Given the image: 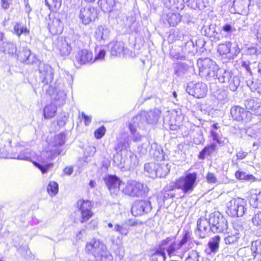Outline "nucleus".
Instances as JSON below:
<instances>
[{"instance_id":"1","label":"nucleus","mask_w":261,"mask_h":261,"mask_svg":"<svg viewBox=\"0 0 261 261\" xmlns=\"http://www.w3.org/2000/svg\"><path fill=\"white\" fill-rule=\"evenodd\" d=\"M197 174L196 172L189 173L176 179L167 186L169 191L180 190L184 194L192 192L196 185Z\"/></svg>"},{"instance_id":"2","label":"nucleus","mask_w":261,"mask_h":261,"mask_svg":"<svg viewBox=\"0 0 261 261\" xmlns=\"http://www.w3.org/2000/svg\"><path fill=\"white\" fill-rule=\"evenodd\" d=\"M243 199L236 197L229 200L226 205L225 212L231 217L242 216L245 212Z\"/></svg>"},{"instance_id":"3","label":"nucleus","mask_w":261,"mask_h":261,"mask_svg":"<svg viewBox=\"0 0 261 261\" xmlns=\"http://www.w3.org/2000/svg\"><path fill=\"white\" fill-rule=\"evenodd\" d=\"M76 207L81 213V223L87 222L94 216V213L92 211L93 203L91 201L80 199L76 202Z\"/></svg>"},{"instance_id":"4","label":"nucleus","mask_w":261,"mask_h":261,"mask_svg":"<svg viewBox=\"0 0 261 261\" xmlns=\"http://www.w3.org/2000/svg\"><path fill=\"white\" fill-rule=\"evenodd\" d=\"M122 192L125 195L132 197H138L145 194L143 184L134 180L126 182Z\"/></svg>"},{"instance_id":"5","label":"nucleus","mask_w":261,"mask_h":261,"mask_svg":"<svg viewBox=\"0 0 261 261\" xmlns=\"http://www.w3.org/2000/svg\"><path fill=\"white\" fill-rule=\"evenodd\" d=\"M98 17L96 8L92 6L84 7L80 11L79 18L82 23L87 25L95 20Z\"/></svg>"},{"instance_id":"6","label":"nucleus","mask_w":261,"mask_h":261,"mask_svg":"<svg viewBox=\"0 0 261 261\" xmlns=\"http://www.w3.org/2000/svg\"><path fill=\"white\" fill-rule=\"evenodd\" d=\"M151 210V202L148 200H138L132 205L131 213L135 217L141 216Z\"/></svg>"},{"instance_id":"7","label":"nucleus","mask_w":261,"mask_h":261,"mask_svg":"<svg viewBox=\"0 0 261 261\" xmlns=\"http://www.w3.org/2000/svg\"><path fill=\"white\" fill-rule=\"evenodd\" d=\"M75 66H81L94 63L92 52L87 49L79 50L76 54L74 61Z\"/></svg>"},{"instance_id":"8","label":"nucleus","mask_w":261,"mask_h":261,"mask_svg":"<svg viewBox=\"0 0 261 261\" xmlns=\"http://www.w3.org/2000/svg\"><path fill=\"white\" fill-rule=\"evenodd\" d=\"M187 91L189 94L196 98H202L207 94V86L204 83L198 82L188 86Z\"/></svg>"},{"instance_id":"9","label":"nucleus","mask_w":261,"mask_h":261,"mask_svg":"<svg viewBox=\"0 0 261 261\" xmlns=\"http://www.w3.org/2000/svg\"><path fill=\"white\" fill-rule=\"evenodd\" d=\"M56 15L57 13L53 14L49 16L48 30L52 35H60L63 31V23Z\"/></svg>"},{"instance_id":"10","label":"nucleus","mask_w":261,"mask_h":261,"mask_svg":"<svg viewBox=\"0 0 261 261\" xmlns=\"http://www.w3.org/2000/svg\"><path fill=\"white\" fill-rule=\"evenodd\" d=\"M86 249L95 257H98L100 254L107 250L106 246L102 242L95 239L87 244Z\"/></svg>"},{"instance_id":"11","label":"nucleus","mask_w":261,"mask_h":261,"mask_svg":"<svg viewBox=\"0 0 261 261\" xmlns=\"http://www.w3.org/2000/svg\"><path fill=\"white\" fill-rule=\"evenodd\" d=\"M230 114L234 120L242 122L250 118L251 113L243 108L236 106L231 108Z\"/></svg>"},{"instance_id":"12","label":"nucleus","mask_w":261,"mask_h":261,"mask_svg":"<svg viewBox=\"0 0 261 261\" xmlns=\"http://www.w3.org/2000/svg\"><path fill=\"white\" fill-rule=\"evenodd\" d=\"M103 180L111 192L119 191L121 181L116 175H108L103 178Z\"/></svg>"},{"instance_id":"13","label":"nucleus","mask_w":261,"mask_h":261,"mask_svg":"<svg viewBox=\"0 0 261 261\" xmlns=\"http://www.w3.org/2000/svg\"><path fill=\"white\" fill-rule=\"evenodd\" d=\"M199 73L204 75H210L214 71L213 64L208 59H200L198 61Z\"/></svg>"},{"instance_id":"14","label":"nucleus","mask_w":261,"mask_h":261,"mask_svg":"<svg viewBox=\"0 0 261 261\" xmlns=\"http://www.w3.org/2000/svg\"><path fill=\"white\" fill-rule=\"evenodd\" d=\"M156 164H158L155 170L156 177H166L170 171V167L168 162L163 159L160 161L156 160Z\"/></svg>"},{"instance_id":"15","label":"nucleus","mask_w":261,"mask_h":261,"mask_svg":"<svg viewBox=\"0 0 261 261\" xmlns=\"http://www.w3.org/2000/svg\"><path fill=\"white\" fill-rule=\"evenodd\" d=\"M220 237L216 236L212 238L207 243V247L205 250L207 255L215 254L219 250Z\"/></svg>"},{"instance_id":"16","label":"nucleus","mask_w":261,"mask_h":261,"mask_svg":"<svg viewBox=\"0 0 261 261\" xmlns=\"http://www.w3.org/2000/svg\"><path fill=\"white\" fill-rule=\"evenodd\" d=\"M57 106L54 103L46 104L43 110V116L45 119L54 118L57 113Z\"/></svg>"},{"instance_id":"17","label":"nucleus","mask_w":261,"mask_h":261,"mask_svg":"<svg viewBox=\"0 0 261 261\" xmlns=\"http://www.w3.org/2000/svg\"><path fill=\"white\" fill-rule=\"evenodd\" d=\"M13 33L18 38H20L22 35L29 36L30 31L26 25L23 24L21 22H17L13 26Z\"/></svg>"},{"instance_id":"18","label":"nucleus","mask_w":261,"mask_h":261,"mask_svg":"<svg viewBox=\"0 0 261 261\" xmlns=\"http://www.w3.org/2000/svg\"><path fill=\"white\" fill-rule=\"evenodd\" d=\"M110 52L113 56H119L124 51V47L123 42L113 41L110 43Z\"/></svg>"},{"instance_id":"19","label":"nucleus","mask_w":261,"mask_h":261,"mask_svg":"<svg viewBox=\"0 0 261 261\" xmlns=\"http://www.w3.org/2000/svg\"><path fill=\"white\" fill-rule=\"evenodd\" d=\"M210 224L215 228H226L227 226L225 219L222 217L213 216L210 219Z\"/></svg>"},{"instance_id":"20","label":"nucleus","mask_w":261,"mask_h":261,"mask_svg":"<svg viewBox=\"0 0 261 261\" xmlns=\"http://www.w3.org/2000/svg\"><path fill=\"white\" fill-rule=\"evenodd\" d=\"M251 250L254 259L257 261H261V241L256 240L252 242Z\"/></svg>"},{"instance_id":"21","label":"nucleus","mask_w":261,"mask_h":261,"mask_svg":"<svg viewBox=\"0 0 261 261\" xmlns=\"http://www.w3.org/2000/svg\"><path fill=\"white\" fill-rule=\"evenodd\" d=\"M216 149V145L214 143L205 146L199 152L198 158L203 160L206 156L211 155Z\"/></svg>"},{"instance_id":"22","label":"nucleus","mask_w":261,"mask_h":261,"mask_svg":"<svg viewBox=\"0 0 261 261\" xmlns=\"http://www.w3.org/2000/svg\"><path fill=\"white\" fill-rule=\"evenodd\" d=\"M99 6L104 12H112L115 6V0H98Z\"/></svg>"},{"instance_id":"23","label":"nucleus","mask_w":261,"mask_h":261,"mask_svg":"<svg viewBox=\"0 0 261 261\" xmlns=\"http://www.w3.org/2000/svg\"><path fill=\"white\" fill-rule=\"evenodd\" d=\"M20 58L21 62L28 65L33 64L37 61L34 55L28 50L23 51L20 55Z\"/></svg>"},{"instance_id":"24","label":"nucleus","mask_w":261,"mask_h":261,"mask_svg":"<svg viewBox=\"0 0 261 261\" xmlns=\"http://www.w3.org/2000/svg\"><path fill=\"white\" fill-rule=\"evenodd\" d=\"M166 20L170 26L175 27L181 21V16L178 13H169L166 15Z\"/></svg>"},{"instance_id":"25","label":"nucleus","mask_w":261,"mask_h":261,"mask_svg":"<svg viewBox=\"0 0 261 261\" xmlns=\"http://www.w3.org/2000/svg\"><path fill=\"white\" fill-rule=\"evenodd\" d=\"M157 165L156 162H152L147 163L144 165V170L148 174V176L152 178H156V169Z\"/></svg>"},{"instance_id":"26","label":"nucleus","mask_w":261,"mask_h":261,"mask_svg":"<svg viewBox=\"0 0 261 261\" xmlns=\"http://www.w3.org/2000/svg\"><path fill=\"white\" fill-rule=\"evenodd\" d=\"M231 43L227 41L219 44L218 46V52L221 56L227 55L230 53Z\"/></svg>"},{"instance_id":"27","label":"nucleus","mask_w":261,"mask_h":261,"mask_svg":"<svg viewBox=\"0 0 261 261\" xmlns=\"http://www.w3.org/2000/svg\"><path fill=\"white\" fill-rule=\"evenodd\" d=\"M59 50L61 56L66 57L70 55L72 47L67 42L63 41L59 46Z\"/></svg>"},{"instance_id":"28","label":"nucleus","mask_w":261,"mask_h":261,"mask_svg":"<svg viewBox=\"0 0 261 261\" xmlns=\"http://www.w3.org/2000/svg\"><path fill=\"white\" fill-rule=\"evenodd\" d=\"M183 118L180 116H176L170 120V129L173 130H177L182 126Z\"/></svg>"},{"instance_id":"29","label":"nucleus","mask_w":261,"mask_h":261,"mask_svg":"<svg viewBox=\"0 0 261 261\" xmlns=\"http://www.w3.org/2000/svg\"><path fill=\"white\" fill-rule=\"evenodd\" d=\"M33 164L36 168L39 169L42 174L47 173L54 166V164L53 163H49L45 165H42L35 161L33 162Z\"/></svg>"},{"instance_id":"30","label":"nucleus","mask_w":261,"mask_h":261,"mask_svg":"<svg viewBox=\"0 0 261 261\" xmlns=\"http://www.w3.org/2000/svg\"><path fill=\"white\" fill-rule=\"evenodd\" d=\"M46 190L49 195L55 196L59 191L58 183L55 181H50L47 186Z\"/></svg>"},{"instance_id":"31","label":"nucleus","mask_w":261,"mask_h":261,"mask_svg":"<svg viewBox=\"0 0 261 261\" xmlns=\"http://www.w3.org/2000/svg\"><path fill=\"white\" fill-rule=\"evenodd\" d=\"M65 141V135L63 133L55 135L53 140V146L58 147L64 144Z\"/></svg>"},{"instance_id":"32","label":"nucleus","mask_w":261,"mask_h":261,"mask_svg":"<svg viewBox=\"0 0 261 261\" xmlns=\"http://www.w3.org/2000/svg\"><path fill=\"white\" fill-rule=\"evenodd\" d=\"M45 4L51 11H57L61 6L62 0H45Z\"/></svg>"},{"instance_id":"33","label":"nucleus","mask_w":261,"mask_h":261,"mask_svg":"<svg viewBox=\"0 0 261 261\" xmlns=\"http://www.w3.org/2000/svg\"><path fill=\"white\" fill-rule=\"evenodd\" d=\"M235 232L231 235H229L225 238V241L226 244H232L237 242L240 238V233L237 232L238 229H234Z\"/></svg>"},{"instance_id":"34","label":"nucleus","mask_w":261,"mask_h":261,"mask_svg":"<svg viewBox=\"0 0 261 261\" xmlns=\"http://www.w3.org/2000/svg\"><path fill=\"white\" fill-rule=\"evenodd\" d=\"M68 119V116L65 113L60 114L59 118L57 120V125L60 128L64 127Z\"/></svg>"},{"instance_id":"35","label":"nucleus","mask_w":261,"mask_h":261,"mask_svg":"<svg viewBox=\"0 0 261 261\" xmlns=\"http://www.w3.org/2000/svg\"><path fill=\"white\" fill-rule=\"evenodd\" d=\"M16 51L15 45L11 42H7L4 47V52L8 54L13 55Z\"/></svg>"},{"instance_id":"36","label":"nucleus","mask_w":261,"mask_h":261,"mask_svg":"<svg viewBox=\"0 0 261 261\" xmlns=\"http://www.w3.org/2000/svg\"><path fill=\"white\" fill-rule=\"evenodd\" d=\"M106 132V127L103 125H102L94 131V137L97 139H101L105 135Z\"/></svg>"},{"instance_id":"37","label":"nucleus","mask_w":261,"mask_h":261,"mask_svg":"<svg viewBox=\"0 0 261 261\" xmlns=\"http://www.w3.org/2000/svg\"><path fill=\"white\" fill-rule=\"evenodd\" d=\"M99 261H112L113 257L111 253L106 250L99 255Z\"/></svg>"},{"instance_id":"38","label":"nucleus","mask_w":261,"mask_h":261,"mask_svg":"<svg viewBox=\"0 0 261 261\" xmlns=\"http://www.w3.org/2000/svg\"><path fill=\"white\" fill-rule=\"evenodd\" d=\"M13 0H0V5L2 9L7 10L12 5Z\"/></svg>"},{"instance_id":"39","label":"nucleus","mask_w":261,"mask_h":261,"mask_svg":"<svg viewBox=\"0 0 261 261\" xmlns=\"http://www.w3.org/2000/svg\"><path fill=\"white\" fill-rule=\"evenodd\" d=\"M252 221L254 226H261V212L254 215V216L252 218Z\"/></svg>"},{"instance_id":"40","label":"nucleus","mask_w":261,"mask_h":261,"mask_svg":"<svg viewBox=\"0 0 261 261\" xmlns=\"http://www.w3.org/2000/svg\"><path fill=\"white\" fill-rule=\"evenodd\" d=\"M53 80L54 74L52 72H49L45 75L44 78L43 79L42 82L46 85H48L52 83Z\"/></svg>"},{"instance_id":"41","label":"nucleus","mask_w":261,"mask_h":261,"mask_svg":"<svg viewBox=\"0 0 261 261\" xmlns=\"http://www.w3.org/2000/svg\"><path fill=\"white\" fill-rule=\"evenodd\" d=\"M207 223L208 221L206 219L200 218L197 221V228H207Z\"/></svg>"},{"instance_id":"42","label":"nucleus","mask_w":261,"mask_h":261,"mask_svg":"<svg viewBox=\"0 0 261 261\" xmlns=\"http://www.w3.org/2000/svg\"><path fill=\"white\" fill-rule=\"evenodd\" d=\"M178 248V244L175 243H172L167 249V253L169 256H171L174 251Z\"/></svg>"},{"instance_id":"43","label":"nucleus","mask_w":261,"mask_h":261,"mask_svg":"<svg viewBox=\"0 0 261 261\" xmlns=\"http://www.w3.org/2000/svg\"><path fill=\"white\" fill-rule=\"evenodd\" d=\"M155 255L157 256V260L158 261H165L166 259V254L164 251L162 250L161 249L160 250H158L155 253Z\"/></svg>"},{"instance_id":"44","label":"nucleus","mask_w":261,"mask_h":261,"mask_svg":"<svg viewBox=\"0 0 261 261\" xmlns=\"http://www.w3.org/2000/svg\"><path fill=\"white\" fill-rule=\"evenodd\" d=\"M142 222H138L136 220L130 219L125 221L126 226L127 227L137 226L139 224H141Z\"/></svg>"},{"instance_id":"45","label":"nucleus","mask_w":261,"mask_h":261,"mask_svg":"<svg viewBox=\"0 0 261 261\" xmlns=\"http://www.w3.org/2000/svg\"><path fill=\"white\" fill-rule=\"evenodd\" d=\"M206 180L209 183H215L217 181V178L213 173L208 172L206 176Z\"/></svg>"},{"instance_id":"46","label":"nucleus","mask_w":261,"mask_h":261,"mask_svg":"<svg viewBox=\"0 0 261 261\" xmlns=\"http://www.w3.org/2000/svg\"><path fill=\"white\" fill-rule=\"evenodd\" d=\"M211 135L214 141H216L218 144H223V142L221 141L218 136V134L215 131H211Z\"/></svg>"},{"instance_id":"47","label":"nucleus","mask_w":261,"mask_h":261,"mask_svg":"<svg viewBox=\"0 0 261 261\" xmlns=\"http://www.w3.org/2000/svg\"><path fill=\"white\" fill-rule=\"evenodd\" d=\"M106 51L103 49L99 50V51L95 57H93V59H94V62L97 60H102L104 59Z\"/></svg>"},{"instance_id":"48","label":"nucleus","mask_w":261,"mask_h":261,"mask_svg":"<svg viewBox=\"0 0 261 261\" xmlns=\"http://www.w3.org/2000/svg\"><path fill=\"white\" fill-rule=\"evenodd\" d=\"M246 173L245 172L238 170L235 172V177L239 180H244L245 176H246Z\"/></svg>"},{"instance_id":"49","label":"nucleus","mask_w":261,"mask_h":261,"mask_svg":"<svg viewBox=\"0 0 261 261\" xmlns=\"http://www.w3.org/2000/svg\"><path fill=\"white\" fill-rule=\"evenodd\" d=\"M117 249L115 250L116 254L120 256L123 257L124 253V249L121 244L117 246Z\"/></svg>"},{"instance_id":"50","label":"nucleus","mask_w":261,"mask_h":261,"mask_svg":"<svg viewBox=\"0 0 261 261\" xmlns=\"http://www.w3.org/2000/svg\"><path fill=\"white\" fill-rule=\"evenodd\" d=\"M82 118L84 119V123L86 125H88L91 121V117L87 116L84 113L81 114Z\"/></svg>"},{"instance_id":"51","label":"nucleus","mask_w":261,"mask_h":261,"mask_svg":"<svg viewBox=\"0 0 261 261\" xmlns=\"http://www.w3.org/2000/svg\"><path fill=\"white\" fill-rule=\"evenodd\" d=\"M73 171L72 167H66L64 168L63 171L64 175H71Z\"/></svg>"},{"instance_id":"52","label":"nucleus","mask_w":261,"mask_h":261,"mask_svg":"<svg viewBox=\"0 0 261 261\" xmlns=\"http://www.w3.org/2000/svg\"><path fill=\"white\" fill-rule=\"evenodd\" d=\"M247 153L243 151H239L236 154V156L238 160H242L246 158Z\"/></svg>"},{"instance_id":"53","label":"nucleus","mask_w":261,"mask_h":261,"mask_svg":"<svg viewBox=\"0 0 261 261\" xmlns=\"http://www.w3.org/2000/svg\"><path fill=\"white\" fill-rule=\"evenodd\" d=\"M245 181H255L257 180L256 178L252 174H246V176H245L244 180Z\"/></svg>"},{"instance_id":"54","label":"nucleus","mask_w":261,"mask_h":261,"mask_svg":"<svg viewBox=\"0 0 261 261\" xmlns=\"http://www.w3.org/2000/svg\"><path fill=\"white\" fill-rule=\"evenodd\" d=\"M227 74L226 72H224L222 75H219L218 77L219 81L221 83H225L228 79Z\"/></svg>"},{"instance_id":"55","label":"nucleus","mask_w":261,"mask_h":261,"mask_svg":"<svg viewBox=\"0 0 261 261\" xmlns=\"http://www.w3.org/2000/svg\"><path fill=\"white\" fill-rule=\"evenodd\" d=\"M222 30L225 32H230L232 31V28L230 24H227L223 27Z\"/></svg>"},{"instance_id":"56","label":"nucleus","mask_w":261,"mask_h":261,"mask_svg":"<svg viewBox=\"0 0 261 261\" xmlns=\"http://www.w3.org/2000/svg\"><path fill=\"white\" fill-rule=\"evenodd\" d=\"M128 128L130 131L131 133L133 134H134L137 131L136 126L132 123H129L128 124Z\"/></svg>"},{"instance_id":"57","label":"nucleus","mask_w":261,"mask_h":261,"mask_svg":"<svg viewBox=\"0 0 261 261\" xmlns=\"http://www.w3.org/2000/svg\"><path fill=\"white\" fill-rule=\"evenodd\" d=\"M188 238V234L187 232H186L184 237H183V238L182 239V240L180 241V243L182 244L185 243L187 241Z\"/></svg>"},{"instance_id":"58","label":"nucleus","mask_w":261,"mask_h":261,"mask_svg":"<svg viewBox=\"0 0 261 261\" xmlns=\"http://www.w3.org/2000/svg\"><path fill=\"white\" fill-rule=\"evenodd\" d=\"M77 258L76 256H71L67 258L66 261H75Z\"/></svg>"},{"instance_id":"59","label":"nucleus","mask_w":261,"mask_h":261,"mask_svg":"<svg viewBox=\"0 0 261 261\" xmlns=\"http://www.w3.org/2000/svg\"><path fill=\"white\" fill-rule=\"evenodd\" d=\"M62 149H57L54 152V154L56 155H60L61 152H62Z\"/></svg>"},{"instance_id":"60","label":"nucleus","mask_w":261,"mask_h":261,"mask_svg":"<svg viewBox=\"0 0 261 261\" xmlns=\"http://www.w3.org/2000/svg\"><path fill=\"white\" fill-rule=\"evenodd\" d=\"M257 40L261 43V33L258 32L256 35Z\"/></svg>"},{"instance_id":"61","label":"nucleus","mask_w":261,"mask_h":261,"mask_svg":"<svg viewBox=\"0 0 261 261\" xmlns=\"http://www.w3.org/2000/svg\"><path fill=\"white\" fill-rule=\"evenodd\" d=\"M213 128L217 129L219 128L218 123H214L212 125Z\"/></svg>"},{"instance_id":"62","label":"nucleus","mask_w":261,"mask_h":261,"mask_svg":"<svg viewBox=\"0 0 261 261\" xmlns=\"http://www.w3.org/2000/svg\"><path fill=\"white\" fill-rule=\"evenodd\" d=\"M87 3H93L95 0H84Z\"/></svg>"},{"instance_id":"63","label":"nucleus","mask_w":261,"mask_h":261,"mask_svg":"<svg viewBox=\"0 0 261 261\" xmlns=\"http://www.w3.org/2000/svg\"><path fill=\"white\" fill-rule=\"evenodd\" d=\"M82 230H81V231H80V232L79 233V234L77 235V238L79 239H81V235L82 234Z\"/></svg>"},{"instance_id":"64","label":"nucleus","mask_w":261,"mask_h":261,"mask_svg":"<svg viewBox=\"0 0 261 261\" xmlns=\"http://www.w3.org/2000/svg\"><path fill=\"white\" fill-rule=\"evenodd\" d=\"M108 226L109 227L111 228L113 227V224L111 223H109Z\"/></svg>"}]
</instances>
